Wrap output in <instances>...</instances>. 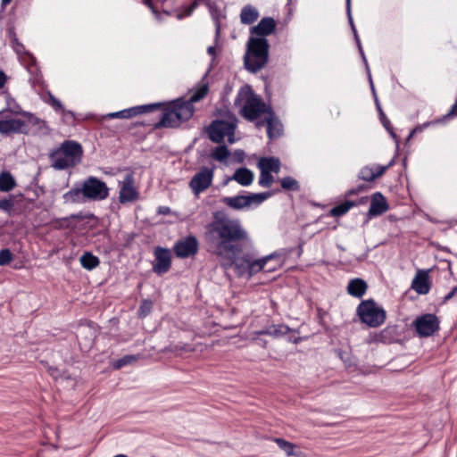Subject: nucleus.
Here are the masks:
<instances>
[{"instance_id":"nucleus-1","label":"nucleus","mask_w":457,"mask_h":457,"mask_svg":"<svg viewBox=\"0 0 457 457\" xmlns=\"http://www.w3.org/2000/svg\"><path fill=\"white\" fill-rule=\"evenodd\" d=\"M208 234L212 253L219 258L220 265L224 268L234 266L238 276L249 277L254 259L249 255L237 258L241 252L237 242L248 238L239 223L235 220H216L210 224Z\"/></svg>"},{"instance_id":"nucleus-2","label":"nucleus","mask_w":457,"mask_h":457,"mask_svg":"<svg viewBox=\"0 0 457 457\" xmlns=\"http://www.w3.org/2000/svg\"><path fill=\"white\" fill-rule=\"evenodd\" d=\"M237 104L239 106L241 115L245 119L249 120L263 119L267 124L269 137L273 138L280 135L282 125L274 117L270 108L253 94L250 87L245 86L240 89Z\"/></svg>"},{"instance_id":"nucleus-3","label":"nucleus","mask_w":457,"mask_h":457,"mask_svg":"<svg viewBox=\"0 0 457 457\" xmlns=\"http://www.w3.org/2000/svg\"><path fill=\"white\" fill-rule=\"evenodd\" d=\"M108 195L107 185L95 177H89L82 183L81 187L72 188L63 197L67 203H80L85 200L102 201Z\"/></svg>"},{"instance_id":"nucleus-4","label":"nucleus","mask_w":457,"mask_h":457,"mask_svg":"<svg viewBox=\"0 0 457 457\" xmlns=\"http://www.w3.org/2000/svg\"><path fill=\"white\" fill-rule=\"evenodd\" d=\"M268 54L267 39L251 37L247 42L245 56L246 69L253 72L261 70L268 61Z\"/></svg>"},{"instance_id":"nucleus-5","label":"nucleus","mask_w":457,"mask_h":457,"mask_svg":"<svg viewBox=\"0 0 457 457\" xmlns=\"http://www.w3.org/2000/svg\"><path fill=\"white\" fill-rule=\"evenodd\" d=\"M194 113L193 105L177 100L169 104L163 110L162 117L156 127L175 128L189 120Z\"/></svg>"},{"instance_id":"nucleus-6","label":"nucleus","mask_w":457,"mask_h":457,"mask_svg":"<svg viewBox=\"0 0 457 457\" xmlns=\"http://www.w3.org/2000/svg\"><path fill=\"white\" fill-rule=\"evenodd\" d=\"M82 147L74 141L64 142L52 154V161L54 168L62 170L79 163L82 157Z\"/></svg>"},{"instance_id":"nucleus-7","label":"nucleus","mask_w":457,"mask_h":457,"mask_svg":"<svg viewBox=\"0 0 457 457\" xmlns=\"http://www.w3.org/2000/svg\"><path fill=\"white\" fill-rule=\"evenodd\" d=\"M357 315L362 323L377 328L382 325L386 320V312L373 300L362 301L357 307Z\"/></svg>"},{"instance_id":"nucleus-8","label":"nucleus","mask_w":457,"mask_h":457,"mask_svg":"<svg viewBox=\"0 0 457 457\" xmlns=\"http://www.w3.org/2000/svg\"><path fill=\"white\" fill-rule=\"evenodd\" d=\"M236 126L237 119L233 115H228L225 120H215L209 127V137L216 143L227 139L228 143L232 144L236 141L234 137Z\"/></svg>"},{"instance_id":"nucleus-9","label":"nucleus","mask_w":457,"mask_h":457,"mask_svg":"<svg viewBox=\"0 0 457 457\" xmlns=\"http://www.w3.org/2000/svg\"><path fill=\"white\" fill-rule=\"evenodd\" d=\"M271 193L249 194L245 195H236L224 197L221 202L229 208L241 210L253 204H260L267 200Z\"/></svg>"},{"instance_id":"nucleus-10","label":"nucleus","mask_w":457,"mask_h":457,"mask_svg":"<svg viewBox=\"0 0 457 457\" xmlns=\"http://www.w3.org/2000/svg\"><path fill=\"white\" fill-rule=\"evenodd\" d=\"M140 193L135 184L132 173H128L122 180L119 182V201L120 204L136 202L139 199Z\"/></svg>"},{"instance_id":"nucleus-11","label":"nucleus","mask_w":457,"mask_h":457,"mask_svg":"<svg viewBox=\"0 0 457 457\" xmlns=\"http://www.w3.org/2000/svg\"><path fill=\"white\" fill-rule=\"evenodd\" d=\"M26 127V122L13 113L0 114V134L20 133Z\"/></svg>"},{"instance_id":"nucleus-12","label":"nucleus","mask_w":457,"mask_h":457,"mask_svg":"<svg viewBox=\"0 0 457 457\" xmlns=\"http://www.w3.org/2000/svg\"><path fill=\"white\" fill-rule=\"evenodd\" d=\"M212 169L204 168L197 172L190 180L189 186L195 195L198 196L200 193L206 190L212 182Z\"/></svg>"},{"instance_id":"nucleus-13","label":"nucleus","mask_w":457,"mask_h":457,"mask_svg":"<svg viewBox=\"0 0 457 457\" xmlns=\"http://www.w3.org/2000/svg\"><path fill=\"white\" fill-rule=\"evenodd\" d=\"M414 326L420 337H429L439 328V321L433 314H424L416 319Z\"/></svg>"},{"instance_id":"nucleus-14","label":"nucleus","mask_w":457,"mask_h":457,"mask_svg":"<svg viewBox=\"0 0 457 457\" xmlns=\"http://www.w3.org/2000/svg\"><path fill=\"white\" fill-rule=\"evenodd\" d=\"M173 251L179 258H187L195 255L198 251V241L195 237L189 236L179 240L173 246Z\"/></svg>"},{"instance_id":"nucleus-15","label":"nucleus","mask_w":457,"mask_h":457,"mask_svg":"<svg viewBox=\"0 0 457 457\" xmlns=\"http://www.w3.org/2000/svg\"><path fill=\"white\" fill-rule=\"evenodd\" d=\"M154 253L155 262L153 265V270L159 275L166 273L171 265V253L170 250L156 247Z\"/></svg>"},{"instance_id":"nucleus-16","label":"nucleus","mask_w":457,"mask_h":457,"mask_svg":"<svg viewBox=\"0 0 457 457\" xmlns=\"http://www.w3.org/2000/svg\"><path fill=\"white\" fill-rule=\"evenodd\" d=\"M428 270H419L411 283V288L420 295H426L430 289Z\"/></svg>"},{"instance_id":"nucleus-17","label":"nucleus","mask_w":457,"mask_h":457,"mask_svg":"<svg viewBox=\"0 0 457 457\" xmlns=\"http://www.w3.org/2000/svg\"><path fill=\"white\" fill-rule=\"evenodd\" d=\"M277 26V22L273 18L264 17L257 25L253 26L250 29L252 35L266 37L273 33Z\"/></svg>"},{"instance_id":"nucleus-18","label":"nucleus","mask_w":457,"mask_h":457,"mask_svg":"<svg viewBox=\"0 0 457 457\" xmlns=\"http://www.w3.org/2000/svg\"><path fill=\"white\" fill-rule=\"evenodd\" d=\"M154 108H155V105H141L116 112H112L107 114L106 117L110 119H129L138 114L152 111Z\"/></svg>"},{"instance_id":"nucleus-19","label":"nucleus","mask_w":457,"mask_h":457,"mask_svg":"<svg viewBox=\"0 0 457 457\" xmlns=\"http://www.w3.org/2000/svg\"><path fill=\"white\" fill-rule=\"evenodd\" d=\"M382 166L378 164L367 165L360 171V178L365 181H372L384 174L386 169L390 166Z\"/></svg>"},{"instance_id":"nucleus-20","label":"nucleus","mask_w":457,"mask_h":457,"mask_svg":"<svg viewBox=\"0 0 457 457\" xmlns=\"http://www.w3.org/2000/svg\"><path fill=\"white\" fill-rule=\"evenodd\" d=\"M388 210V204L385 196L380 193H375L371 196L370 206L369 213L371 216H378Z\"/></svg>"},{"instance_id":"nucleus-21","label":"nucleus","mask_w":457,"mask_h":457,"mask_svg":"<svg viewBox=\"0 0 457 457\" xmlns=\"http://www.w3.org/2000/svg\"><path fill=\"white\" fill-rule=\"evenodd\" d=\"M274 442L287 457H305L300 447L283 438H275Z\"/></svg>"},{"instance_id":"nucleus-22","label":"nucleus","mask_w":457,"mask_h":457,"mask_svg":"<svg viewBox=\"0 0 457 457\" xmlns=\"http://www.w3.org/2000/svg\"><path fill=\"white\" fill-rule=\"evenodd\" d=\"M208 92L209 83L204 79L189 91V100L185 102L192 105L193 103H196L205 97Z\"/></svg>"},{"instance_id":"nucleus-23","label":"nucleus","mask_w":457,"mask_h":457,"mask_svg":"<svg viewBox=\"0 0 457 457\" xmlns=\"http://www.w3.org/2000/svg\"><path fill=\"white\" fill-rule=\"evenodd\" d=\"M368 288L366 282L361 278H353L349 281L347 293L354 297H361Z\"/></svg>"},{"instance_id":"nucleus-24","label":"nucleus","mask_w":457,"mask_h":457,"mask_svg":"<svg viewBox=\"0 0 457 457\" xmlns=\"http://www.w3.org/2000/svg\"><path fill=\"white\" fill-rule=\"evenodd\" d=\"M260 13L258 10L252 5H245L240 12V21L242 24L250 25L257 21Z\"/></svg>"},{"instance_id":"nucleus-25","label":"nucleus","mask_w":457,"mask_h":457,"mask_svg":"<svg viewBox=\"0 0 457 457\" xmlns=\"http://www.w3.org/2000/svg\"><path fill=\"white\" fill-rule=\"evenodd\" d=\"M253 178L254 175L250 170L246 168H240L235 171L232 179L236 180L243 187H247L253 183Z\"/></svg>"},{"instance_id":"nucleus-26","label":"nucleus","mask_w":457,"mask_h":457,"mask_svg":"<svg viewBox=\"0 0 457 457\" xmlns=\"http://www.w3.org/2000/svg\"><path fill=\"white\" fill-rule=\"evenodd\" d=\"M264 258H269L266 261V263L263 268L264 272H273L280 269L283 265V259L279 254L272 253L265 256Z\"/></svg>"},{"instance_id":"nucleus-27","label":"nucleus","mask_w":457,"mask_h":457,"mask_svg":"<svg viewBox=\"0 0 457 457\" xmlns=\"http://www.w3.org/2000/svg\"><path fill=\"white\" fill-rule=\"evenodd\" d=\"M81 266L87 270H92L100 264V260L97 256L90 252H85L79 258Z\"/></svg>"},{"instance_id":"nucleus-28","label":"nucleus","mask_w":457,"mask_h":457,"mask_svg":"<svg viewBox=\"0 0 457 457\" xmlns=\"http://www.w3.org/2000/svg\"><path fill=\"white\" fill-rule=\"evenodd\" d=\"M260 170L278 173L279 171L280 163L278 159L274 157L262 158L258 162Z\"/></svg>"},{"instance_id":"nucleus-29","label":"nucleus","mask_w":457,"mask_h":457,"mask_svg":"<svg viewBox=\"0 0 457 457\" xmlns=\"http://www.w3.org/2000/svg\"><path fill=\"white\" fill-rule=\"evenodd\" d=\"M16 183L10 172L0 173V191L8 192L15 187Z\"/></svg>"},{"instance_id":"nucleus-30","label":"nucleus","mask_w":457,"mask_h":457,"mask_svg":"<svg viewBox=\"0 0 457 457\" xmlns=\"http://www.w3.org/2000/svg\"><path fill=\"white\" fill-rule=\"evenodd\" d=\"M354 203L351 201H346L330 210V215L334 217H339L345 214L353 206H354Z\"/></svg>"},{"instance_id":"nucleus-31","label":"nucleus","mask_w":457,"mask_h":457,"mask_svg":"<svg viewBox=\"0 0 457 457\" xmlns=\"http://www.w3.org/2000/svg\"><path fill=\"white\" fill-rule=\"evenodd\" d=\"M269 260V258H259L254 259L252 263V269L249 274V277H252L253 275L263 271L264 265L266 263V261Z\"/></svg>"},{"instance_id":"nucleus-32","label":"nucleus","mask_w":457,"mask_h":457,"mask_svg":"<svg viewBox=\"0 0 457 457\" xmlns=\"http://www.w3.org/2000/svg\"><path fill=\"white\" fill-rule=\"evenodd\" d=\"M137 360V358L135 355H126L113 362L112 367L114 369H120L123 366L135 362Z\"/></svg>"},{"instance_id":"nucleus-33","label":"nucleus","mask_w":457,"mask_h":457,"mask_svg":"<svg viewBox=\"0 0 457 457\" xmlns=\"http://www.w3.org/2000/svg\"><path fill=\"white\" fill-rule=\"evenodd\" d=\"M261 175L259 179V184L262 187H270L271 183L273 182V177L271 175L270 171H267L264 170H260Z\"/></svg>"},{"instance_id":"nucleus-34","label":"nucleus","mask_w":457,"mask_h":457,"mask_svg":"<svg viewBox=\"0 0 457 457\" xmlns=\"http://www.w3.org/2000/svg\"><path fill=\"white\" fill-rule=\"evenodd\" d=\"M228 150L225 146H218L212 153V157L219 161L222 162L227 159L228 156Z\"/></svg>"},{"instance_id":"nucleus-35","label":"nucleus","mask_w":457,"mask_h":457,"mask_svg":"<svg viewBox=\"0 0 457 457\" xmlns=\"http://www.w3.org/2000/svg\"><path fill=\"white\" fill-rule=\"evenodd\" d=\"M280 183L284 189L297 190L299 188L298 182L290 177L282 179Z\"/></svg>"},{"instance_id":"nucleus-36","label":"nucleus","mask_w":457,"mask_h":457,"mask_svg":"<svg viewBox=\"0 0 457 457\" xmlns=\"http://www.w3.org/2000/svg\"><path fill=\"white\" fill-rule=\"evenodd\" d=\"M13 259V255L9 249H2L0 251V266L10 263Z\"/></svg>"},{"instance_id":"nucleus-37","label":"nucleus","mask_w":457,"mask_h":457,"mask_svg":"<svg viewBox=\"0 0 457 457\" xmlns=\"http://www.w3.org/2000/svg\"><path fill=\"white\" fill-rule=\"evenodd\" d=\"M153 307V303L149 300H144L140 305L139 312L140 315L145 316L148 314Z\"/></svg>"},{"instance_id":"nucleus-38","label":"nucleus","mask_w":457,"mask_h":457,"mask_svg":"<svg viewBox=\"0 0 457 457\" xmlns=\"http://www.w3.org/2000/svg\"><path fill=\"white\" fill-rule=\"evenodd\" d=\"M13 208V202L9 199L0 200V209L10 212Z\"/></svg>"},{"instance_id":"nucleus-39","label":"nucleus","mask_w":457,"mask_h":457,"mask_svg":"<svg viewBox=\"0 0 457 457\" xmlns=\"http://www.w3.org/2000/svg\"><path fill=\"white\" fill-rule=\"evenodd\" d=\"M244 152L241 151V150H237L234 153V156H235V159L238 162H243L244 160Z\"/></svg>"},{"instance_id":"nucleus-40","label":"nucleus","mask_w":457,"mask_h":457,"mask_svg":"<svg viewBox=\"0 0 457 457\" xmlns=\"http://www.w3.org/2000/svg\"><path fill=\"white\" fill-rule=\"evenodd\" d=\"M6 82V76L4 72L0 71V88H2Z\"/></svg>"},{"instance_id":"nucleus-41","label":"nucleus","mask_w":457,"mask_h":457,"mask_svg":"<svg viewBox=\"0 0 457 457\" xmlns=\"http://www.w3.org/2000/svg\"><path fill=\"white\" fill-rule=\"evenodd\" d=\"M53 105L60 109L62 108L61 103L58 100H53Z\"/></svg>"},{"instance_id":"nucleus-42","label":"nucleus","mask_w":457,"mask_h":457,"mask_svg":"<svg viewBox=\"0 0 457 457\" xmlns=\"http://www.w3.org/2000/svg\"><path fill=\"white\" fill-rule=\"evenodd\" d=\"M452 112L455 115H457V103L453 105L452 109Z\"/></svg>"},{"instance_id":"nucleus-43","label":"nucleus","mask_w":457,"mask_h":457,"mask_svg":"<svg viewBox=\"0 0 457 457\" xmlns=\"http://www.w3.org/2000/svg\"><path fill=\"white\" fill-rule=\"evenodd\" d=\"M169 212H170V209L168 207H163L161 210V212L165 213V214L168 213Z\"/></svg>"},{"instance_id":"nucleus-44","label":"nucleus","mask_w":457,"mask_h":457,"mask_svg":"<svg viewBox=\"0 0 457 457\" xmlns=\"http://www.w3.org/2000/svg\"><path fill=\"white\" fill-rule=\"evenodd\" d=\"M1 1H2V4H3L4 6H5V5L9 4L11 3V1H12V0H1Z\"/></svg>"},{"instance_id":"nucleus-45","label":"nucleus","mask_w":457,"mask_h":457,"mask_svg":"<svg viewBox=\"0 0 457 457\" xmlns=\"http://www.w3.org/2000/svg\"><path fill=\"white\" fill-rule=\"evenodd\" d=\"M208 52H209L211 54H213V52H214V48H213L212 46H210V47L208 48Z\"/></svg>"},{"instance_id":"nucleus-46","label":"nucleus","mask_w":457,"mask_h":457,"mask_svg":"<svg viewBox=\"0 0 457 457\" xmlns=\"http://www.w3.org/2000/svg\"><path fill=\"white\" fill-rule=\"evenodd\" d=\"M262 124V123L260 120H258L257 123H256L257 126H261Z\"/></svg>"}]
</instances>
